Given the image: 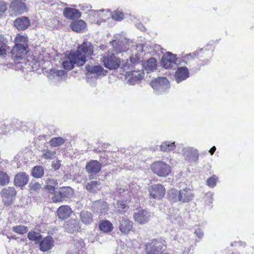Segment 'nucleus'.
<instances>
[{
  "label": "nucleus",
  "instance_id": "f257e3e1",
  "mask_svg": "<svg viewBox=\"0 0 254 254\" xmlns=\"http://www.w3.org/2000/svg\"><path fill=\"white\" fill-rule=\"evenodd\" d=\"M166 245L163 238L152 239L145 245V252L147 254H158L166 250Z\"/></svg>",
  "mask_w": 254,
  "mask_h": 254
},
{
  "label": "nucleus",
  "instance_id": "c85d7f7f",
  "mask_svg": "<svg viewBox=\"0 0 254 254\" xmlns=\"http://www.w3.org/2000/svg\"><path fill=\"white\" fill-rule=\"evenodd\" d=\"M99 228L104 233H109L113 229V226L111 222L108 220H103L99 223Z\"/></svg>",
  "mask_w": 254,
  "mask_h": 254
},
{
  "label": "nucleus",
  "instance_id": "e433bc0d",
  "mask_svg": "<svg viewBox=\"0 0 254 254\" xmlns=\"http://www.w3.org/2000/svg\"><path fill=\"white\" fill-rule=\"evenodd\" d=\"M64 16H81V13L74 8L66 7L63 11Z\"/></svg>",
  "mask_w": 254,
  "mask_h": 254
},
{
  "label": "nucleus",
  "instance_id": "39448f33",
  "mask_svg": "<svg viewBox=\"0 0 254 254\" xmlns=\"http://www.w3.org/2000/svg\"><path fill=\"white\" fill-rule=\"evenodd\" d=\"M74 64L77 66L83 65L84 61L82 58L79 60L78 56L73 52L70 54L69 57L65 58L62 63V65L64 69L70 70L73 68Z\"/></svg>",
  "mask_w": 254,
  "mask_h": 254
},
{
  "label": "nucleus",
  "instance_id": "473e14b6",
  "mask_svg": "<svg viewBox=\"0 0 254 254\" xmlns=\"http://www.w3.org/2000/svg\"><path fill=\"white\" fill-rule=\"evenodd\" d=\"M15 45H24L27 47L28 38L25 34L23 33L17 34L14 39Z\"/></svg>",
  "mask_w": 254,
  "mask_h": 254
},
{
  "label": "nucleus",
  "instance_id": "b1692460",
  "mask_svg": "<svg viewBox=\"0 0 254 254\" xmlns=\"http://www.w3.org/2000/svg\"><path fill=\"white\" fill-rule=\"evenodd\" d=\"M180 202L182 203L188 202L192 199L193 194L190 190L187 188L179 190Z\"/></svg>",
  "mask_w": 254,
  "mask_h": 254
},
{
  "label": "nucleus",
  "instance_id": "49530a36",
  "mask_svg": "<svg viewBox=\"0 0 254 254\" xmlns=\"http://www.w3.org/2000/svg\"><path fill=\"white\" fill-rule=\"evenodd\" d=\"M8 52L7 46L0 47V61L5 59L7 57V54Z\"/></svg>",
  "mask_w": 254,
  "mask_h": 254
},
{
  "label": "nucleus",
  "instance_id": "a19ab883",
  "mask_svg": "<svg viewBox=\"0 0 254 254\" xmlns=\"http://www.w3.org/2000/svg\"><path fill=\"white\" fill-rule=\"evenodd\" d=\"M28 238L30 240L35 241L36 243L40 242L42 236L35 231H30L28 234Z\"/></svg>",
  "mask_w": 254,
  "mask_h": 254
},
{
  "label": "nucleus",
  "instance_id": "bb28decb",
  "mask_svg": "<svg viewBox=\"0 0 254 254\" xmlns=\"http://www.w3.org/2000/svg\"><path fill=\"white\" fill-rule=\"evenodd\" d=\"M80 219L82 222L85 225H89L93 221L92 214L86 210H83L80 212Z\"/></svg>",
  "mask_w": 254,
  "mask_h": 254
},
{
  "label": "nucleus",
  "instance_id": "69168bd1",
  "mask_svg": "<svg viewBox=\"0 0 254 254\" xmlns=\"http://www.w3.org/2000/svg\"><path fill=\"white\" fill-rule=\"evenodd\" d=\"M101 22H102V21L97 20V23H97V24H98V25H100V24H101Z\"/></svg>",
  "mask_w": 254,
  "mask_h": 254
},
{
  "label": "nucleus",
  "instance_id": "dca6fc26",
  "mask_svg": "<svg viewBox=\"0 0 254 254\" xmlns=\"http://www.w3.org/2000/svg\"><path fill=\"white\" fill-rule=\"evenodd\" d=\"M87 14L90 15H110V16H121L123 15V12L121 9H117L111 12L109 9H101L99 10H89Z\"/></svg>",
  "mask_w": 254,
  "mask_h": 254
},
{
  "label": "nucleus",
  "instance_id": "f8f14e48",
  "mask_svg": "<svg viewBox=\"0 0 254 254\" xmlns=\"http://www.w3.org/2000/svg\"><path fill=\"white\" fill-rule=\"evenodd\" d=\"M150 217V212L146 209H140L134 212L133 218L139 224H144L148 221Z\"/></svg>",
  "mask_w": 254,
  "mask_h": 254
},
{
  "label": "nucleus",
  "instance_id": "4c0bfd02",
  "mask_svg": "<svg viewBox=\"0 0 254 254\" xmlns=\"http://www.w3.org/2000/svg\"><path fill=\"white\" fill-rule=\"evenodd\" d=\"M100 184L97 181H92L86 185V189L91 192H96L99 190Z\"/></svg>",
  "mask_w": 254,
  "mask_h": 254
},
{
  "label": "nucleus",
  "instance_id": "f704fd0d",
  "mask_svg": "<svg viewBox=\"0 0 254 254\" xmlns=\"http://www.w3.org/2000/svg\"><path fill=\"white\" fill-rule=\"evenodd\" d=\"M41 157L45 160H52L56 158V151L48 149H44L42 151Z\"/></svg>",
  "mask_w": 254,
  "mask_h": 254
},
{
  "label": "nucleus",
  "instance_id": "a878e982",
  "mask_svg": "<svg viewBox=\"0 0 254 254\" xmlns=\"http://www.w3.org/2000/svg\"><path fill=\"white\" fill-rule=\"evenodd\" d=\"M120 230L124 234L128 233L132 228V223L128 219L123 218L120 222Z\"/></svg>",
  "mask_w": 254,
  "mask_h": 254
},
{
  "label": "nucleus",
  "instance_id": "864d4df0",
  "mask_svg": "<svg viewBox=\"0 0 254 254\" xmlns=\"http://www.w3.org/2000/svg\"><path fill=\"white\" fill-rule=\"evenodd\" d=\"M213 194L211 192L207 193L205 196V202L207 205L212 203Z\"/></svg>",
  "mask_w": 254,
  "mask_h": 254
},
{
  "label": "nucleus",
  "instance_id": "de8ad7c7",
  "mask_svg": "<svg viewBox=\"0 0 254 254\" xmlns=\"http://www.w3.org/2000/svg\"><path fill=\"white\" fill-rule=\"evenodd\" d=\"M52 201L54 202H59L64 201L62 194L60 193V190L59 191H56L54 196L52 197Z\"/></svg>",
  "mask_w": 254,
  "mask_h": 254
},
{
  "label": "nucleus",
  "instance_id": "ddd939ff",
  "mask_svg": "<svg viewBox=\"0 0 254 254\" xmlns=\"http://www.w3.org/2000/svg\"><path fill=\"white\" fill-rule=\"evenodd\" d=\"M11 11L18 14H22L27 11V8L25 3L19 0H12L9 6Z\"/></svg>",
  "mask_w": 254,
  "mask_h": 254
},
{
  "label": "nucleus",
  "instance_id": "393cba45",
  "mask_svg": "<svg viewBox=\"0 0 254 254\" xmlns=\"http://www.w3.org/2000/svg\"><path fill=\"white\" fill-rule=\"evenodd\" d=\"M54 246V241L51 236H47L40 243V250L42 252H46Z\"/></svg>",
  "mask_w": 254,
  "mask_h": 254
},
{
  "label": "nucleus",
  "instance_id": "6e6552de",
  "mask_svg": "<svg viewBox=\"0 0 254 254\" xmlns=\"http://www.w3.org/2000/svg\"><path fill=\"white\" fill-rule=\"evenodd\" d=\"M16 191L13 187H7L0 191L2 200L5 205H10L15 198Z\"/></svg>",
  "mask_w": 254,
  "mask_h": 254
},
{
  "label": "nucleus",
  "instance_id": "6ab92c4d",
  "mask_svg": "<svg viewBox=\"0 0 254 254\" xmlns=\"http://www.w3.org/2000/svg\"><path fill=\"white\" fill-rule=\"evenodd\" d=\"M85 169L88 173L95 174L100 171L101 164L97 160H91L87 164Z\"/></svg>",
  "mask_w": 254,
  "mask_h": 254
},
{
  "label": "nucleus",
  "instance_id": "f3484780",
  "mask_svg": "<svg viewBox=\"0 0 254 254\" xmlns=\"http://www.w3.org/2000/svg\"><path fill=\"white\" fill-rule=\"evenodd\" d=\"M184 157L190 162H195L198 158V152L192 147H185L183 149Z\"/></svg>",
  "mask_w": 254,
  "mask_h": 254
},
{
  "label": "nucleus",
  "instance_id": "2eb2a0df",
  "mask_svg": "<svg viewBox=\"0 0 254 254\" xmlns=\"http://www.w3.org/2000/svg\"><path fill=\"white\" fill-rule=\"evenodd\" d=\"M143 74V72L141 70H133L127 73L126 78L129 85H134L142 78Z\"/></svg>",
  "mask_w": 254,
  "mask_h": 254
},
{
  "label": "nucleus",
  "instance_id": "f03ea898",
  "mask_svg": "<svg viewBox=\"0 0 254 254\" xmlns=\"http://www.w3.org/2000/svg\"><path fill=\"white\" fill-rule=\"evenodd\" d=\"M115 53H120L128 49V40L123 34H117L110 42Z\"/></svg>",
  "mask_w": 254,
  "mask_h": 254
},
{
  "label": "nucleus",
  "instance_id": "423d86ee",
  "mask_svg": "<svg viewBox=\"0 0 254 254\" xmlns=\"http://www.w3.org/2000/svg\"><path fill=\"white\" fill-rule=\"evenodd\" d=\"M115 54V53L109 52L101 59L104 66L110 69L117 68L121 63L120 59L117 58Z\"/></svg>",
  "mask_w": 254,
  "mask_h": 254
},
{
  "label": "nucleus",
  "instance_id": "680f3d73",
  "mask_svg": "<svg viewBox=\"0 0 254 254\" xmlns=\"http://www.w3.org/2000/svg\"><path fill=\"white\" fill-rule=\"evenodd\" d=\"M215 150L216 147L215 146H214L209 150V152L210 153L211 155H212L213 154Z\"/></svg>",
  "mask_w": 254,
  "mask_h": 254
},
{
  "label": "nucleus",
  "instance_id": "338daca9",
  "mask_svg": "<svg viewBox=\"0 0 254 254\" xmlns=\"http://www.w3.org/2000/svg\"><path fill=\"white\" fill-rule=\"evenodd\" d=\"M20 241L22 242H23V243H25L26 242V239H20Z\"/></svg>",
  "mask_w": 254,
  "mask_h": 254
},
{
  "label": "nucleus",
  "instance_id": "4d7b16f0",
  "mask_svg": "<svg viewBox=\"0 0 254 254\" xmlns=\"http://www.w3.org/2000/svg\"><path fill=\"white\" fill-rule=\"evenodd\" d=\"M194 233L199 239H201L203 237V232L200 228L196 229Z\"/></svg>",
  "mask_w": 254,
  "mask_h": 254
},
{
  "label": "nucleus",
  "instance_id": "4468645a",
  "mask_svg": "<svg viewBox=\"0 0 254 254\" xmlns=\"http://www.w3.org/2000/svg\"><path fill=\"white\" fill-rule=\"evenodd\" d=\"M85 68L87 72V76L92 77V75H94L95 78H97L99 76L103 75L105 74V71L103 68L99 65H86Z\"/></svg>",
  "mask_w": 254,
  "mask_h": 254
},
{
  "label": "nucleus",
  "instance_id": "79ce46f5",
  "mask_svg": "<svg viewBox=\"0 0 254 254\" xmlns=\"http://www.w3.org/2000/svg\"><path fill=\"white\" fill-rule=\"evenodd\" d=\"M10 181L9 176L4 171H0V185L5 186Z\"/></svg>",
  "mask_w": 254,
  "mask_h": 254
},
{
  "label": "nucleus",
  "instance_id": "09e8293b",
  "mask_svg": "<svg viewBox=\"0 0 254 254\" xmlns=\"http://www.w3.org/2000/svg\"><path fill=\"white\" fill-rule=\"evenodd\" d=\"M50 74L52 75H53L54 77H61L62 78V76L65 74V72L63 70H57L54 68L51 70Z\"/></svg>",
  "mask_w": 254,
  "mask_h": 254
},
{
  "label": "nucleus",
  "instance_id": "5701e85b",
  "mask_svg": "<svg viewBox=\"0 0 254 254\" xmlns=\"http://www.w3.org/2000/svg\"><path fill=\"white\" fill-rule=\"evenodd\" d=\"M71 29L76 32H84L86 30V24L82 20H76L70 24Z\"/></svg>",
  "mask_w": 254,
  "mask_h": 254
},
{
  "label": "nucleus",
  "instance_id": "1a4fd4ad",
  "mask_svg": "<svg viewBox=\"0 0 254 254\" xmlns=\"http://www.w3.org/2000/svg\"><path fill=\"white\" fill-rule=\"evenodd\" d=\"M148 191L150 196L157 200L162 199L165 194V189L164 186L160 184L150 186Z\"/></svg>",
  "mask_w": 254,
  "mask_h": 254
},
{
  "label": "nucleus",
  "instance_id": "412c9836",
  "mask_svg": "<svg viewBox=\"0 0 254 254\" xmlns=\"http://www.w3.org/2000/svg\"><path fill=\"white\" fill-rule=\"evenodd\" d=\"M14 24L17 29L23 30L29 27L30 20L27 17H20L14 20Z\"/></svg>",
  "mask_w": 254,
  "mask_h": 254
},
{
  "label": "nucleus",
  "instance_id": "0e129e2a",
  "mask_svg": "<svg viewBox=\"0 0 254 254\" xmlns=\"http://www.w3.org/2000/svg\"><path fill=\"white\" fill-rule=\"evenodd\" d=\"M67 254H78V251L76 250L68 252Z\"/></svg>",
  "mask_w": 254,
  "mask_h": 254
},
{
  "label": "nucleus",
  "instance_id": "20e7f679",
  "mask_svg": "<svg viewBox=\"0 0 254 254\" xmlns=\"http://www.w3.org/2000/svg\"><path fill=\"white\" fill-rule=\"evenodd\" d=\"M93 46L91 43L89 42H84L74 53L78 56L79 60L81 58L83 59L84 64L87 58L91 56L93 54Z\"/></svg>",
  "mask_w": 254,
  "mask_h": 254
},
{
  "label": "nucleus",
  "instance_id": "774afa93",
  "mask_svg": "<svg viewBox=\"0 0 254 254\" xmlns=\"http://www.w3.org/2000/svg\"><path fill=\"white\" fill-rule=\"evenodd\" d=\"M141 26L142 28H139L141 29V30H143L144 29V28L142 25H141Z\"/></svg>",
  "mask_w": 254,
  "mask_h": 254
},
{
  "label": "nucleus",
  "instance_id": "a211bd4d",
  "mask_svg": "<svg viewBox=\"0 0 254 254\" xmlns=\"http://www.w3.org/2000/svg\"><path fill=\"white\" fill-rule=\"evenodd\" d=\"M28 175L25 172H21L15 176L14 184L17 187H23L28 183Z\"/></svg>",
  "mask_w": 254,
  "mask_h": 254
},
{
  "label": "nucleus",
  "instance_id": "58836bf2",
  "mask_svg": "<svg viewBox=\"0 0 254 254\" xmlns=\"http://www.w3.org/2000/svg\"><path fill=\"white\" fill-rule=\"evenodd\" d=\"M65 142V139L61 137H54L49 141L50 146L53 147H58L62 145Z\"/></svg>",
  "mask_w": 254,
  "mask_h": 254
},
{
  "label": "nucleus",
  "instance_id": "052dcab7",
  "mask_svg": "<svg viewBox=\"0 0 254 254\" xmlns=\"http://www.w3.org/2000/svg\"><path fill=\"white\" fill-rule=\"evenodd\" d=\"M56 185H46V188L50 191H54Z\"/></svg>",
  "mask_w": 254,
  "mask_h": 254
},
{
  "label": "nucleus",
  "instance_id": "0eeeda50",
  "mask_svg": "<svg viewBox=\"0 0 254 254\" xmlns=\"http://www.w3.org/2000/svg\"><path fill=\"white\" fill-rule=\"evenodd\" d=\"M150 85L158 93H162L170 87L168 80L164 77L153 80L150 83Z\"/></svg>",
  "mask_w": 254,
  "mask_h": 254
},
{
  "label": "nucleus",
  "instance_id": "8fccbe9b",
  "mask_svg": "<svg viewBox=\"0 0 254 254\" xmlns=\"http://www.w3.org/2000/svg\"><path fill=\"white\" fill-rule=\"evenodd\" d=\"M217 180V178L216 176H213L207 179L206 181L207 185L210 187L213 188L216 185V181Z\"/></svg>",
  "mask_w": 254,
  "mask_h": 254
},
{
  "label": "nucleus",
  "instance_id": "72a5a7b5",
  "mask_svg": "<svg viewBox=\"0 0 254 254\" xmlns=\"http://www.w3.org/2000/svg\"><path fill=\"white\" fill-rule=\"evenodd\" d=\"M64 227L66 231L72 233L76 231L77 226L75 220H70L65 223Z\"/></svg>",
  "mask_w": 254,
  "mask_h": 254
},
{
  "label": "nucleus",
  "instance_id": "2f4dec72",
  "mask_svg": "<svg viewBox=\"0 0 254 254\" xmlns=\"http://www.w3.org/2000/svg\"><path fill=\"white\" fill-rule=\"evenodd\" d=\"M94 207L98 209L102 214H106L109 209L107 202L103 201H96L94 203Z\"/></svg>",
  "mask_w": 254,
  "mask_h": 254
},
{
  "label": "nucleus",
  "instance_id": "bf43d9fd",
  "mask_svg": "<svg viewBox=\"0 0 254 254\" xmlns=\"http://www.w3.org/2000/svg\"><path fill=\"white\" fill-rule=\"evenodd\" d=\"M111 20L120 21L123 19V17H111L108 19Z\"/></svg>",
  "mask_w": 254,
  "mask_h": 254
},
{
  "label": "nucleus",
  "instance_id": "603ef678",
  "mask_svg": "<svg viewBox=\"0 0 254 254\" xmlns=\"http://www.w3.org/2000/svg\"><path fill=\"white\" fill-rule=\"evenodd\" d=\"M7 10V5L5 1L0 0V15L4 13Z\"/></svg>",
  "mask_w": 254,
  "mask_h": 254
},
{
  "label": "nucleus",
  "instance_id": "13d9d810",
  "mask_svg": "<svg viewBox=\"0 0 254 254\" xmlns=\"http://www.w3.org/2000/svg\"><path fill=\"white\" fill-rule=\"evenodd\" d=\"M46 185H57V183L55 182L53 179H48L46 181Z\"/></svg>",
  "mask_w": 254,
  "mask_h": 254
},
{
  "label": "nucleus",
  "instance_id": "c03bdc74",
  "mask_svg": "<svg viewBox=\"0 0 254 254\" xmlns=\"http://www.w3.org/2000/svg\"><path fill=\"white\" fill-rule=\"evenodd\" d=\"M148 47L146 45L143 46H139L137 47V50L138 51H139L140 50V53L139 54L140 56H143V55H146V54L148 53H153V51L151 49L147 50Z\"/></svg>",
  "mask_w": 254,
  "mask_h": 254
},
{
  "label": "nucleus",
  "instance_id": "37998d69",
  "mask_svg": "<svg viewBox=\"0 0 254 254\" xmlns=\"http://www.w3.org/2000/svg\"><path fill=\"white\" fill-rule=\"evenodd\" d=\"M13 231L19 234H24L28 231L26 226L23 225H17L12 228Z\"/></svg>",
  "mask_w": 254,
  "mask_h": 254
},
{
  "label": "nucleus",
  "instance_id": "ea45409f",
  "mask_svg": "<svg viewBox=\"0 0 254 254\" xmlns=\"http://www.w3.org/2000/svg\"><path fill=\"white\" fill-rule=\"evenodd\" d=\"M44 174V169L41 166H35L32 171V175L35 178H41Z\"/></svg>",
  "mask_w": 254,
  "mask_h": 254
},
{
  "label": "nucleus",
  "instance_id": "cd10ccee",
  "mask_svg": "<svg viewBox=\"0 0 254 254\" xmlns=\"http://www.w3.org/2000/svg\"><path fill=\"white\" fill-rule=\"evenodd\" d=\"M157 65L156 61L155 58H150L145 63L143 67L147 72L153 71L156 69Z\"/></svg>",
  "mask_w": 254,
  "mask_h": 254
},
{
  "label": "nucleus",
  "instance_id": "9d476101",
  "mask_svg": "<svg viewBox=\"0 0 254 254\" xmlns=\"http://www.w3.org/2000/svg\"><path fill=\"white\" fill-rule=\"evenodd\" d=\"M27 48L24 45H15L11 51V57L15 61L24 58L27 54Z\"/></svg>",
  "mask_w": 254,
  "mask_h": 254
},
{
  "label": "nucleus",
  "instance_id": "3c124183",
  "mask_svg": "<svg viewBox=\"0 0 254 254\" xmlns=\"http://www.w3.org/2000/svg\"><path fill=\"white\" fill-rule=\"evenodd\" d=\"M29 186L31 191H38L41 188V184L35 182H32Z\"/></svg>",
  "mask_w": 254,
  "mask_h": 254
},
{
  "label": "nucleus",
  "instance_id": "5fc2aeb1",
  "mask_svg": "<svg viewBox=\"0 0 254 254\" xmlns=\"http://www.w3.org/2000/svg\"><path fill=\"white\" fill-rule=\"evenodd\" d=\"M197 52H193L192 53L187 54L185 56V59L188 60H192L197 57Z\"/></svg>",
  "mask_w": 254,
  "mask_h": 254
},
{
  "label": "nucleus",
  "instance_id": "e2e57ef3",
  "mask_svg": "<svg viewBox=\"0 0 254 254\" xmlns=\"http://www.w3.org/2000/svg\"><path fill=\"white\" fill-rule=\"evenodd\" d=\"M3 37L1 35H0V47H2L3 46H6V45H4L2 42Z\"/></svg>",
  "mask_w": 254,
  "mask_h": 254
},
{
  "label": "nucleus",
  "instance_id": "c9c22d12",
  "mask_svg": "<svg viewBox=\"0 0 254 254\" xmlns=\"http://www.w3.org/2000/svg\"><path fill=\"white\" fill-rule=\"evenodd\" d=\"M160 147V150L162 151L169 152L174 150L176 146L174 142L165 141L161 144Z\"/></svg>",
  "mask_w": 254,
  "mask_h": 254
},
{
  "label": "nucleus",
  "instance_id": "9b49d317",
  "mask_svg": "<svg viewBox=\"0 0 254 254\" xmlns=\"http://www.w3.org/2000/svg\"><path fill=\"white\" fill-rule=\"evenodd\" d=\"M177 59L175 55L167 52L164 55L161 59V65L165 68L173 67L176 64Z\"/></svg>",
  "mask_w": 254,
  "mask_h": 254
},
{
  "label": "nucleus",
  "instance_id": "4be33fe9",
  "mask_svg": "<svg viewBox=\"0 0 254 254\" xmlns=\"http://www.w3.org/2000/svg\"><path fill=\"white\" fill-rule=\"evenodd\" d=\"M72 212L71 209L68 205H62L57 210V215L60 219L67 218Z\"/></svg>",
  "mask_w": 254,
  "mask_h": 254
},
{
  "label": "nucleus",
  "instance_id": "a18cd8bd",
  "mask_svg": "<svg viewBox=\"0 0 254 254\" xmlns=\"http://www.w3.org/2000/svg\"><path fill=\"white\" fill-rule=\"evenodd\" d=\"M117 206V210L120 213L125 212L128 209L127 205L122 201H118Z\"/></svg>",
  "mask_w": 254,
  "mask_h": 254
},
{
  "label": "nucleus",
  "instance_id": "7c9ffc66",
  "mask_svg": "<svg viewBox=\"0 0 254 254\" xmlns=\"http://www.w3.org/2000/svg\"><path fill=\"white\" fill-rule=\"evenodd\" d=\"M169 200L172 202H180L179 190L176 189H172L168 192Z\"/></svg>",
  "mask_w": 254,
  "mask_h": 254
},
{
  "label": "nucleus",
  "instance_id": "7ed1b4c3",
  "mask_svg": "<svg viewBox=\"0 0 254 254\" xmlns=\"http://www.w3.org/2000/svg\"><path fill=\"white\" fill-rule=\"evenodd\" d=\"M150 168L155 174L162 177L168 176L171 171L170 166L162 161H157L153 162L151 164Z\"/></svg>",
  "mask_w": 254,
  "mask_h": 254
},
{
  "label": "nucleus",
  "instance_id": "aec40b11",
  "mask_svg": "<svg viewBox=\"0 0 254 254\" xmlns=\"http://www.w3.org/2000/svg\"><path fill=\"white\" fill-rule=\"evenodd\" d=\"M189 76L188 69L186 67H179L176 71L175 77L177 83L186 79Z\"/></svg>",
  "mask_w": 254,
  "mask_h": 254
},
{
  "label": "nucleus",
  "instance_id": "6e6d98bb",
  "mask_svg": "<svg viewBox=\"0 0 254 254\" xmlns=\"http://www.w3.org/2000/svg\"><path fill=\"white\" fill-rule=\"evenodd\" d=\"M61 165V162L59 160L53 161L52 164V167L55 170L59 169Z\"/></svg>",
  "mask_w": 254,
  "mask_h": 254
},
{
  "label": "nucleus",
  "instance_id": "c756f323",
  "mask_svg": "<svg viewBox=\"0 0 254 254\" xmlns=\"http://www.w3.org/2000/svg\"><path fill=\"white\" fill-rule=\"evenodd\" d=\"M64 200L72 197L74 194L73 189L70 187H63L60 189Z\"/></svg>",
  "mask_w": 254,
  "mask_h": 254
}]
</instances>
